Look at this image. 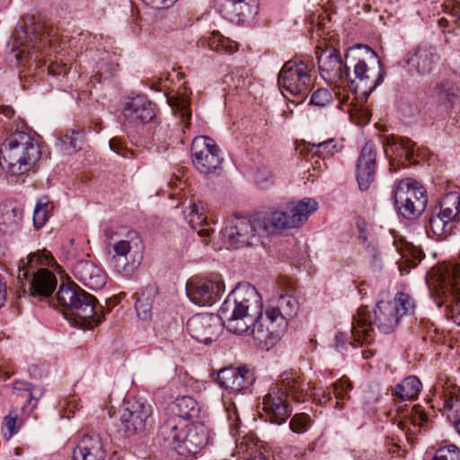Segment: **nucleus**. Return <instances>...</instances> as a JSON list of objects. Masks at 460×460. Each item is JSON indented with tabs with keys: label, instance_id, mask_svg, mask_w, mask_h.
I'll list each match as a JSON object with an SVG mask.
<instances>
[{
	"label": "nucleus",
	"instance_id": "obj_1",
	"mask_svg": "<svg viewBox=\"0 0 460 460\" xmlns=\"http://www.w3.org/2000/svg\"><path fill=\"white\" fill-rule=\"evenodd\" d=\"M262 297L255 287L240 283L227 296L219 313L223 325L232 333L251 335L263 332L260 323L262 316Z\"/></svg>",
	"mask_w": 460,
	"mask_h": 460
},
{
	"label": "nucleus",
	"instance_id": "obj_2",
	"mask_svg": "<svg viewBox=\"0 0 460 460\" xmlns=\"http://www.w3.org/2000/svg\"><path fill=\"white\" fill-rule=\"evenodd\" d=\"M308 383L300 382L291 372H283L279 379L272 384L262 398V410L269 421L275 424L285 422L292 412L288 398L299 402L313 396L317 403L323 404L330 400L325 392L310 393Z\"/></svg>",
	"mask_w": 460,
	"mask_h": 460
},
{
	"label": "nucleus",
	"instance_id": "obj_3",
	"mask_svg": "<svg viewBox=\"0 0 460 460\" xmlns=\"http://www.w3.org/2000/svg\"><path fill=\"white\" fill-rule=\"evenodd\" d=\"M165 446L181 455L198 454L209 440L208 429L203 423L187 424L176 417L168 419L158 432Z\"/></svg>",
	"mask_w": 460,
	"mask_h": 460
},
{
	"label": "nucleus",
	"instance_id": "obj_4",
	"mask_svg": "<svg viewBox=\"0 0 460 460\" xmlns=\"http://www.w3.org/2000/svg\"><path fill=\"white\" fill-rule=\"evenodd\" d=\"M373 314L374 321L367 307L358 309L351 327V336L355 342L361 345L371 343L374 341L373 325H376L383 333H390L395 329L401 319L400 308H397L395 304L390 303V301L378 302Z\"/></svg>",
	"mask_w": 460,
	"mask_h": 460
},
{
	"label": "nucleus",
	"instance_id": "obj_5",
	"mask_svg": "<svg viewBox=\"0 0 460 460\" xmlns=\"http://www.w3.org/2000/svg\"><path fill=\"white\" fill-rule=\"evenodd\" d=\"M41 155L40 146L27 133L12 134L0 149V164L13 175H22L32 170Z\"/></svg>",
	"mask_w": 460,
	"mask_h": 460
},
{
	"label": "nucleus",
	"instance_id": "obj_6",
	"mask_svg": "<svg viewBox=\"0 0 460 460\" xmlns=\"http://www.w3.org/2000/svg\"><path fill=\"white\" fill-rule=\"evenodd\" d=\"M346 61H356L354 76L349 75L347 81L356 83V88H360L363 93L369 94L383 82L384 71L381 67L377 54L366 45H357L350 48L345 56Z\"/></svg>",
	"mask_w": 460,
	"mask_h": 460
},
{
	"label": "nucleus",
	"instance_id": "obj_7",
	"mask_svg": "<svg viewBox=\"0 0 460 460\" xmlns=\"http://www.w3.org/2000/svg\"><path fill=\"white\" fill-rule=\"evenodd\" d=\"M317 208L318 203L314 199L290 201L279 210L261 213L262 228L271 235L279 229L300 227Z\"/></svg>",
	"mask_w": 460,
	"mask_h": 460
},
{
	"label": "nucleus",
	"instance_id": "obj_8",
	"mask_svg": "<svg viewBox=\"0 0 460 460\" xmlns=\"http://www.w3.org/2000/svg\"><path fill=\"white\" fill-rule=\"evenodd\" d=\"M261 218V213L251 217H229L222 231L225 242L233 248L251 246L259 243L261 237L269 236L268 231L262 228Z\"/></svg>",
	"mask_w": 460,
	"mask_h": 460
},
{
	"label": "nucleus",
	"instance_id": "obj_9",
	"mask_svg": "<svg viewBox=\"0 0 460 460\" xmlns=\"http://www.w3.org/2000/svg\"><path fill=\"white\" fill-rule=\"evenodd\" d=\"M299 309L297 299L290 294H283L275 299H271L266 309L265 316L260 327L267 332L272 338H279L283 335L288 325V321L295 317Z\"/></svg>",
	"mask_w": 460,
	"mask_h": 460
},
{
	"label": "nucleus",
	"instance_id": "obj_10",
	"mask_svg": "<svg viewBox=\"0 0 460 460\" xmlns=\"http://www.w3.org/2000/svg\"><path fill=\"white\" fill-rule=\"evenodd\" d=\"M395 208L406 219H415L425 210L428 198L422 185L413 179H402L394 190Z\"/></svg>",
	"mask_w": 460,
	"mask_h": 460
},
{
	"label": "nucleus",
	"instance_id": "obj_11",
	"mask_svg": "<svg viewBox=\"0 0 460 460\" xmlns=\"http://www.w3.org/2000/svg\"><path fill=\"white\" fill-rule=\"evenodd\" d=\"M313 66L304 61L296 62L289 60L282 66L278 84L283 95L306 96L312 84Z\"/></svg>",
	"mask_w": 460,
	"mask_h": 460
},
{
	"label": "nucleus",
	"instance_id": "obj_12",
	"mask_svg": "<svg viewBox=\"0 0 460 460\" xmlns=\"http://www.w3.org/2000/svg\"><path fill=\"white\" fill-rule=\"evenodd\" d=\"M13 39L16 44L20 46L16 54V58L20 62L35 60L38 50L50 42L49 32L40 22L16 28L13 32Z\"/></svg>",
	"mask_w": 460,
	"mask_h": 460
},
{
	"label": "nucleus",
	"instance_id": "obj_13",
	"mask_svg": "<svg viewBox=\"0 0 460 460\" xmlns=\"http://www.w3.org/2000/svg\"><path fill=\"white\" fill-rule=\"evenodd\" d=\"M191 156L194 167L204 174L215 172L222 162L218 146L212 138L205 136L192 140Z\"/></svg>",
	"mask_w": 460,
	"mask_h": 460
},
{
	"label": "nucleus",
	"instance_id": "obj_14",
	"mask_svg": "<svg viewBox=\"0 0 460 460\" xmlns=\"http://www.w3.org/2000/svg\"><path fill=\"white\" fill-rule=\"evenodd\" d=\"M151 404L140 400L128 401L121 416V427L127 436L144 432L152 425Z\"/></svg>",
	"mask_w": 460,
	"mask_h": 460
},
{
	"label": "nucleus",
	"instance_id": "obj_15",
	"mask_svg": "<svg viewBox=\"0 0 460 460\" xmlns=\"http://www.w3.org/2000/svg\"><path fill=\"white\" fill-rule=\"evenodd\" d=\"M100 308L94 296L81 290L67 320L74 326L93 329L102 322V316L98 312Z\"/></svg>",
	"mask_w": 460,
	"mask_h": 460
},
{
	"label": "nucleus",
	"instance_id": "obj_16",
	"mask_svg": "<svg viewBox=\"0 0 460 460\" xmlns=\"http://www.w3.org/2000/svg\"><path fill=\"white\" fill-rule=\"evenodd\" d=\"M223 321L218 314H197L187 322V332L197 341L209 344L215 341L221 331Z\"/></svg>",
	"mask_w": 460,
	"mask_h": 460
},
{
	"label": "nucleus",
	"instance_id": "obj_17",
	"mask_svg": "<svg viewBox=\"0 0 460 460\" xmlns=\"http://www.w3.org/2000/svg\"><path fill=\"white\" fill-rule=\"evenodd\" d=\"M224 288L220 280L192 279L186 284V294L192 303L205 306L214 304Z\"/></svg>",
	"mask_w": 460,
	"mask_h": 460
},
{
	"label": "nucleus",
	"instance_id": "obj_18",
	"mask_svg": "<svg viewBox=\"0 0 460 460\" xmlns=\"http://www.w3.org/2000/svg\"><path fill=\"white\" fill-rule=\"evenodd\" d=\"M132 246L128 240H119L112 244V255L109 264L122 278L129 279L137 270L140 261L131 253Z\"/></svg>",
	"mask_w": 460,
	"mask_h": 460
},
{
	"label": "nucleus",
	"instance_id": "obj_19",
	"mask_svg": "<svg viewBox=\"0 0 460 460\" xmlns=\"http://www.w3.org/2000/svg\"><path fill=\"white\" fill-rule=\"evenodd\" d=\"M123 116L135 126L148 123L155 117V104L145 95L128 97L123 106Z\"/></svg>",
	"mask_w": 460,
	"mask_h": 460
},
{
	"label": "nucleus",
	"instance_id": "obj_20",
	"mask_svg": "<svg viewBox=\"0 0 460 460\" xmlns=\"http://www.w3.org/2000/svg\"><path fill=\"white\" fill-rule=\"evenodd\" d=\"M376 148L374 143L367 142L357 161V181L361 190L370 188L376 177Z\"/></svg>",
	"mask_w": 460,
	"mask_h": 460
},
{
	"label": "nucleus",
	"instance_id": "obj_21",
	"mask_svg": "<svg viewBox=\"0 0 460 460\" xmlns=\"http://www.w3.org/2000/svg\"><path fill=\"white\" fill-rule=\"evenodd\" d=\"M219 385L230 394H239L248 390L255 381L253 373L245 367L225 368L218 372Z\"/></svg>",
	"mask_w": 460,
	"mask_h": 460
},
{
	"label": "nucleus",
	"instance_id": "obj_22",
	"mask_svg": "<svg viewBox=\"0 0 460 460\" xmlns=\"http://www.w3.org/2000/svg\"><path fill=\"white\" fill-rule=\"evenodd\" d=\"M318 66L322 77L332 84L349 78L348 68L343 69L341 58L335 49L323 51L318 57Z\"/></svg>",
	"mask_w": 460,
	"mask_h": 460
},
{
	"label": "nucleus",
	"instance_id": "obj_23",
	"mask_svg": "<svg viewBox=\"0 0 460 460\" xmlns=\"http://www.w3.org/2000/svg\"><path fill=\"white\" fill-rule=\"evenodd\" d=\"M72 271L75 278L90 289H101L106 283L104 271L90 260L77 261Z\"/></svg>",
	"mask_w": 460,
	"mask_h": 460
},
{
	"label": "nucleus",
	"instance_id": "obj_24",
	"mask_svg": "<svg viewBox=\"0 0 460 460\" xmlns=\"http://www.w3.org/2000/svg\"><path fill=\"white\" fill-rule=\"evenodd\" d=\"M438 60L434 48L421 45L414 52L409 53L406 63L411 71L414 70L419 75H428L435 69Z\"/></svg>",
	"mask_w": 460,
	"mask_h": 460
},
{
	"label": "nucleus",
	"instance_id": "obj_25",
	"mask_svg": "<svg viewBox=\"0 0 460 460\" xmlns=\"http://www.w3.org/2000/svg\"><path fill=\"white\" fill-rule=\"evenodd\" d=\"M106 451L98 434H87L73 450L72 460H105Z\"/></svg>",
	"mask_w": 460,
	"mask_h": 460
},
{
	"label": "nucleus",
	"instance_id": "obj_26",
	"mask_svg": "<svg viewBox=\"0 0 460 460\" xmlns=\"http://www.w3.org/2000/svg\"><path fill=\"white\" fill-rule=\"evenodd\" d=\"M43 393L32 384L18 380L13 385V395L15 402L22 404V411L30 413L38 405Z\"/></svg>",
	"mask_w": 460,
	"mask_h": 460
},
{
	"label": "nucleus",
	"instance_id": "obj_27",
	"mask_svg": "<svg viewBox=\"0 0 460 460\" xmlns=\"http://www.w3.org/2000/svg\"><path fill=\"white\" fill-rule=\"evenodd\" d=\"M23 210L15 202H4L0 205V231L4 234H13L21 228Z\"/></svg>",
	"mask_w": 460,
	"mask_h": 460
},
{
	"label": "nucleus",
	"instance_id": "obj_28",
	"mask_svg": "<svg viewBox=\"0 0 460 460\" xmlns=\"http://www.w3.org/2000/svg\"><path fill=\"white\" fill-rule=\"evenodd\" d=\"M186 219L190 227L198 231L199 235L204 238L203 242L207 243V238L214 233V228L210 226V223L204 214V206L201 201L190 202Z\"/></svg>",
	"mask_w": 460,
	"mask_h": 460
},
{
	"label": "nucleus",
	"instance_id": "obj_29",
	"mask_svg": "<svg viewBox=\"0 0 460 460\" xmlns=\"http://www.w3.org/2000/svg\"><path fill=\"white\" fill-rule=\"evenodd\" d=\"M57 287V278L54 273L46 269L33 272L30 281V295L33 296H49Z\"/></svg>",
	"mask_w": 460,
	"mask_h": 460
},
{
	"label": "nucleus",
	"instance_id": "obj_30",
	"mask_svg": "<svg viewBox=\"0 0 460 460\" xmlns=\"http://www.w3.org/2000/svg\"><path fill=\"white\" fill-rule=\"evenodd\" d=\"M53 258L47 250L39 251L30 253L25 260H21L17 267V279L22 283L23 280L29 279L31 270H34L39 265L49 266L52 262Z\"/></svg>",
	"mask_w": 460,
	"mask_h": 460
},
{
	"label": "nucleus",
	"instance_id": "obj_31",
	"mask_svg": "<svg viewBox=\"0 0 460 460\" xmlns=\"http://www.w3.org/2000/svg\"><path fill=\"white\" fill-rule=\"evenodd\" d=\"M385 152L387 155H394L396 158H404L410 162L414 153V143L402 137H387Z\"/></svg>",
	"mask_w": 460,
	"mask_h": 460
},
{
	"label": "nucleus",
	"instance_id": "obj_32",
	"mask_svg": "<svg viewBox=\"0 0 460 460\" xmlns=\"http://www.w3.org/2000/svg\"><path fill=\"white\" fill-rule=\"evenodd\" d=\"M170 411L177 416V420H187L198 417L199 406L197 401L190 396L178 397L171 405Z\"/></svg>",
	"mask_w": 460,
	"mask_h": 460
},
{
	"label": "nucleus",
	"instance_id": "obj_33",
	"mask_svg": "<svg viewBox=\"0 0 460 460\" xmlns=\"http://www.w3.org/2000/svg\"><path fill=\"white\" fill-rule=\"evenodd\" d=\"M81 288L74 285H61L56 296L59 305L63 307V314L67 319Z\"/></svg>",
	"mask_w": 460,
	"mask_h": 460
},
{
	"label": "nucleus",
	"instance_id": "obj_34",
	"mask_svg": "<svg viewBox=\"0 0 460 460\" xmlns=\"http://www.w3.org/2000/svg\"><path fill=\"white\" fill-rule=\"evenodd\" d=\"M427 423V414L420 406L416 405L404 416L402 420H400L398 428L407 436L409 433L413 432L410 425L413 428H423Z\"/></svg>",
	"mask_w": 460,
	"mask_h": 460
},
{
	"label": "nucleus",
	"instance_id": "obj_35",
	"mask_svg": "<svg viewBox=\"0 0 460 460\" xmlns=\"http://www.w3.org/2000/svg\"><path fill=\"white\" fill-rule=\"evenodd\" d=\"M421 387L419 378L410 376L395 385L394 394L402 401L414 400L418 397Z\"/></svg>",
	"mask_w": 460,
	"mask_h": 460
},
{
	"label": "nucleus",
	"instance_id": "obj_36",
	"mask_svg": "<svg viewBox=\"0 0 460 460\" xmlns=\"http://www.w3.org/2000/svg\"><path fill=\"white\" fill-rule=\"evenodd\" d=\"M228 8L233 14L232 19L237 22H243L256 13V7L252 4L251 0H227Z\"/></svg>",
	"mask_w": 460,
	"mask_h": 460
},
{
	"label": "nucleus",
	"instance_id": "obj_37",
	"mask_svg": "<svg viewBox=\"0 0 460 460\" xmlns=\"http://www.w3.org/2000/svg\"><path fill=\"white\" fill-rule=\"evenodd\" d=\"M438 211L447 220L454 222L460 213V194L456 191L446 194L439 203Z\"/></svg>",
	"mask_w": 460,
	"mask_h": 460
},
{
	"label": "nucleus",
	"instance_id": "obj_38",
	"mask_svg": "<svg viewBox=\"0 0 460 460\" xmlns=\"http://www.w3.org/2000/svg\"><path fill=\"white\" fill-rule=\"evenodd\" d=\"M443 409L447 412L448 419L460 435V395L446 394Z\"/></svg>",
	"mask_w": 460,
	"mask_h": 460
},
{
	"label": "nucleus",
	"instance_id": "obj_39",
	"mask_svg": "<svg viewBox=\"0 0 460 460\" xmlns=\"http://www.w3.org/2000/svg\"><path fill=\"white\" fill-rule=\"evenodd\" d=\"M208 46L212 50L222 54H233L238 49V45L235 41L224 37L218 31L212 33L208 40Z\"/></svg>",
	"mask_w": 460,
	"mask_h": 460
},
{
	"label": "nucleus",
	"instance_id": "obj_40",
	"mask_svg": "<svg viewBox=\"0 0 460 460\" xmlns=\"http://www.w3.org/2000/svg\"><path fill=\"white\" fill-rule=\"evenodd\" d=\"M170 105L175 116H179L182 122L190 120L191 112L190 111V100L185 96H177L169 99Z\"/></svg>",
	"mask_w": 460,
	"mask_h": 460
},
{
	"label": "nucleus",
	"instance_id": "obj_41",
	"mask_svg": "<svg viewBox=\"0 0 460 460\" xmlns=\"http://www.w3.org/2000/svg\"><path fill=\"white\" fill-rule=\"evenodd\" d=\"M342 147L343 145L341 141L332 138L318 144H313L312 150L314 148V154L325 157L327 155H332L333 154L341 151Z\"/></svg>",
	"mask_w": 460,
	"mask_h": 460
},
{
	"label": "nucleus",
	"instance_id": "obj_42",
	"mask_svg": "<svg viewBox=\"0 0 460 460\" xmlns=\"http://www.w3.org/2000/svg\"><path fill=\"white\" fill-rule=\"evenodd\" d=\"M435 90L439 98L446 99L448 102H451L460 94V87L454 82L447 79L438 83L436 85Z\"/></svg>",
	"mask_w": 460,
	"mask_h": 460
},
{
	"label": "nucleus",
	"instance_id": "obj_43",
	"mask_svg": "<svg viewBox=\"0 0 460 460\" xmlns=\"http://www.w3.org/2000/svg\"><path fill=\"white\" fill-rule=\"evenodd\" d=\"M452 223L450 220H447L444 215L437 209L434 210L429 220L430 230L436 235H442L449 231L448 225Z\"/></svg>",
	"mask_w": 460,
	"mask_h": 460
},
{
	"label": "nucleus",
	"instance_id": "obj_44",
	"mask_svg": "<svg viewBox=\"0 0 460 460\" xmlns=\"http://www.w3.org/2000/svg\"><path fill=\"white\" fill-rule=\"evenodd\" d=\"M333 394L337 399L336 408L342 409L343 406L341 401L349 399V391L351 390L352 385L350 381L347 378H341L339 381L333 383Z\"/></svg>",
	"mask_w": 460,
	"mask_h": 460
},
{
	"label": "nucleus",
	"instance_id": "obj_45",
	"mask_svg": "<svg viewBox=\"0 0 460 460\" xmlns=\"http://www.w3.org/2000/svg\"><path fill=\"white\" fill-rule=\"evenodd\" d=\"M390 303H394L397 308H400V316L411 314L414 311L415 304L412 298L405 293H398L394 300Z\"/></svg>",
	"mask_w": 460,
	"mask_h": 460
},
{
	"label": "nucleus",
	"instance_id": "obj_46",
	"mask_svg": "<svg viewBox=\"0 0 460 460\" xmlns=\"http://www.w3.org/2000/svg\"><path fill=\"white\" fill-rule=\"evenodd\" d=\"M311 425V418L306 413L293 416L289 422L290 429L297 434L305 432Z\"/></svg>",
	"mask_w": 460,
	"mask_h": 460
},
{
	"label": "nucleus",
	"instance_id": "obj_47",
	"mask_svg": "<svg viewBox=\"0 0 460 460\" xmlns=\"http://www.w3.org/2000/svg\"><path fill=\"white\" fill-rule=\"evenodd\" d=\"M48 201L40 200L34 208L33 212V224L36 227H42L49 217Z\"/></svg>",
	"mask_w": 460,
	"mask_h": 460
},
{
	"label": "nucleus",
	"instance_id": "obj_48",
	"mask_svg": "<svg viewBox=\"0 0 460 460\" xmlns=\"http://www.w3.org/2000/svg\"><path fill=\"white\" fill-rule=\"evenodd\" d=\"M433 460H460V449L455 445L443 447L437 450Z\"/></svg>",
	"mask_w": 460,
	"mask_h": 460
},
{
	"label": "nucleus",
	"instance_id": "obj_49",
	"mask_svg": "<svg viewBox=\"0 0 460 460\" xmlns=\"http://www.w3.org/2000/svg\"><path fill=\"white\" fill-rule=\"evenodd\" d=\"M18 420V412L16 409H12L8 415L4 417L3 432L4 437L11 438L17 432L16 423Z\"/></svg>",
	"mask_w": 460,
	"mask_h": 460
},
{
	"label": "nucleus",
	"instance_id": "obj_50",
	"mask_svg": "<svg viewBox=\"0 0 460 460\" xmlns=\"http://www.w3.org/2000/svg\"><path fill=\"white\" fill-rule=\"evenodd\" d=\"M332 100V93L327 89H318L311 97V104L318 107H324Z\"/></svg>",
	"mask_w": 460,
	"mask_h": 460
},
{
	"label": "nucleus",
	"instance_id": "obj_51",
	"mask_svg": "<svg viewBox=\"0 0 460 460\" xmlns=\"http://www.w3.org/2000/svg\"><path fill=\"white\" fill-rule=\"evenodd\" d=\"M136 310L139 319L147 321L152 317V305L144 297L137 298L136 302Z\"/></svg>",
	"mask_w": 460,
	"mask_h": 460
},
{
	"label": "nucleus",
	"instance_id": "obj_52",
	"mask_svg": "<svg viewBox=\"0 0 460 460\" xmlns=\"http://www.w3.org/2000/svg\"><path fill=\"white\" fill-rule=\"evenodd\" d=\"M109 146L111 151L125 158L134 157L133 152L124 147L121 140L118 137L111 138L109 142Z\"/></svg>",
	"mask_w": 460,
	"mask_h": 460
},
{
	"label": "nucleus",
	"instance_id": "obj_53",
	"mask_svg": "<svg viewBox=\"0 0 460 460\" xmlns=\"http://www.w3.org/2000/svg\"><path fill=\"white\" fill-rule=\"evenodd\" d=\"M271 178L272 177L270 172H268L266 171H259L256 173L255 181H256V183L261 188L263 189V188H267L270 184L272 183Z\"/></svg>",
	"mask_w": 460,
	"mask_h": 460
},
{
	"label": "nucleus",
	"instance_id": "obj_54",
	"mask_svg": "<svg viewBox=\"0 0 460 460\" xmlns=\"http://www.w3.org/2000/svg\"><path fill=\"white\" fill-rule=\"evenodd\" d=\"M147 5L155 9L167 8L172 5L177 0H143Z\"/></svg>",
	"mask_w": 460,
	"mask_h": 460
},
{
	"label": "nucleus",
	"instance_id": "obj_55",
	"mask_svg": "<svg viewBox=\"0 0 460 460\" xmlns=\"http://www.w3.org/2000/svg\"><path fill=\"white\" fill-rule=\"evenodd\" d=\"M345 341L346 335L342 332H338L335 336V348L341 352L345 345Z\"/></svg>",
	"mask_w": 460,
	"mask_h": 460
},
{
	"label": "nucleus",
	"instance_id": "obj_56",
	"mask_svg": "<svg viewBox=\"0 0 460 460\" xmlns=\"http://www.w3.org/2000/svg\"><path fill=\"white\" fill-rule=\"evenodd\" d=\"M0 112L7 118H12L14 114V110L12 107L4 106L0 109Z\"/></svg>",
	"mask_w": 460,
	"mask_h": 460
},
{
	"label": "nucleus",
	"instance_id": "obj_57",
	"mask_svg": "<svg viewBox=\"0 0 460 460\" xmlns=\"http://www.w3.org/2000/svg\"><path fill=\"white\" fill-rule=\"evenodd\" d=\"M452 13L460 19V0L454 4Z\"/></svg>",
	"mask_w": 460,
	"mask_h": 460
},
{
	"label": "nucleus",
	"instance_id": "obj_58",
	"mask_svg": "<svg viewBox=\"0 0 460 460\" xmlns=\"http://www.w3.org/2000/svg\"><path fill=\"white\" fill-rule=\"evenodd\" d=\"M70 140L68 142L69 146L73 148H76L77 147V144H76V139H74L72 137H69L67 135L65 136V139L63 140L64 143H67V141Z\"/></svg>",
	"mask_w": 460,
	"mask_h": 460
},
{
	"label": "nucleus",
	"instance_id": "obj_59",
	"mask_svg": "<svg viewBox=\"0 0 460 460\" xmlns=\"http://www.w3.org/2000/svg\"><path fill=\"white\" fill-rule=\"evenodd\" d=\"M348 100H349V96H347L346 98H345V97H342V99H341V102L342 103H346V102H348Z\"/></svg>",
	"mask_w": 460,
	"mask_h": 460
},
{
	"label": "nucleus",
	"instance_id": "obj_60",
	"mask_svg": "<svg viewBox=\"0 0 460 460\" xmlns=\"http://www.w3.org/2000/svg\"><path fill=\"white\" fill-rule=\"evenodd\" d=\"M48 69H49V73L51 72V73H53V75H55V74H56V73L53 71V68H52V67H49Z\"/></svg>",
	"mask_w": 460,
	"mask_h": 460
}]
</instances>
